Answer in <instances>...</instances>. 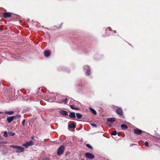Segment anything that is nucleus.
I'll return each instance as SVG.
<instances>
[{
  "mask_svg": "<svg viewBox=\"0 0 160 160\" xmlns=\"http://www.w3.org/2000/svg\"><path fill=\"white\" fill-rule=\"evenodd\" d=\"M85 155L87 158L90 159H93L94 158V155L90 153H85Z\"/></svg>",
  "mask_w": 160,
  "mask_h": 160,
  "instance_id": "nucleus-4",
  "label": "nucleus"
},
{
  "mask_svg": "<svg viewBox=\"0 0 160 160\" xmlns=\"http://www.w3.org/2000/svg\"><path fill=\"white\" fill-rule=\"evenodd\" d=\"M70 107L71 108L74 109V108H75V106L73 105H71L70 106Z\"/></svg>",
  "mask_w": 160,
  "mask_h": 160,
  "instance_id": "nucleus-26",
  "label": "nucleus"
},
{
  "mask_svg": "<svg viewBox=\"0 0 160 160\" xmlns=\"http://www.w3.org/2000/svg\"><path fill=\"white\" fill-rule=\"evenodd\" d=\"M91 125L92 126H93V127H96V128L97 127V125L95 124V123H92V124H91Z\"/></svg>",
  "mask_w": 160,
  "mask_h": 160,
  "instance_id": "nucleus-29",
  "label": "nucleus"
},
{
  "mask_svg": "<svg viewBox=\"0 0 160 160\" xmlns=\"http://www.w3.org/2000/svg\"><path fill=\"white\" fill-rule=\"evenodd\" d=\"M65 148L62 145L61 146L58 148V150L57 154L58 155L60 156L62 154L64 151Z\"/></svg>",
  "mask_w": 160,
  "mask_h": 160,
  "instance_id": "nucleus-1",
  "label": "nucleus"
},
{
  "mask_svg": "<svg viewBox=\"0 0 160 160\" xmlns=\"http://www.w3.org/2000/svg\"><path fill=\"white\" fill-rule=\"evenodd\" d=\"M17 149V150L16 151V152H23L24 150V148L19 146H18Z\"/></svg>",
  "mask_w": 160,
  "mask_h": 160,
  "instance_id": "nucleus-7",
  "label": "nucleus"
},
{
  "mask_svg": "<svg viewBox=\"0 0 160 160\" xmlns=\"http://www.w3.org/2000/svg\"><path fill=\"white\" fill-rule=\"evenodd\" d=\"M116 120L115 118H108L107 119V121L108 122H110L111 123L112 122L115 121Z\"/></svg>",
  "mask_w": 160,
  "mask_h": 160,
  "instance_id": "nucleus-12",
  "label": "nucleus"
},
{
  "mask_svg": "<svg viewBox=\"0 0 160 160\" xmlns=\"http://www.w3.org/2000/svg\"><path fill=\"white\" fill-rule=\"evenodd\" d=\"M84 68L85 70L87 69V72H86V75H89L90 74V71L89 66L88 65L85 66L84 67Z\"/></svg>",
  "mask_w": 160,
  "mask_h": 160,
  "instance_id": "nucleus-6",
  "label": "nucleus"
},
{
  "mask_svg": "<svg viewBox=\"0 0 160 160\" xmlns=\"http://www.w3.org/2000/svg\"><path fill=\"white\" fill-rule=\"evenodd\" d=\"M108 28L109 29V30H110V31L111 30V28L110 27H109Z\"/></svg>",
  "mask_w": 160,
  "mask_h": 160,
  "instance_id": "nucleus-34",
  "label": "nucleus"
},
{
  "mask_svg": "<svg viewBox=\"0 0 160 160\" xmlns=\"http://www.w3.org/2000/svg\"><path fill=\"white\" fill-rule=\"evenodd\" d=\"M117 113L119 115L122 116L123 115L122 110L121 108H118L116 110Z\"/></svg>",
  "mask_w": 160,
  "mask_h": 160,
  "instance_id": "nucleus-5",
  "label": "nucleus"
},
{
  "mask_svg": "<svg viewBox=\"0 0 160 160\" xmlns=\"http://www.w3.org/2000/svg\"><path fill=\"white\" fill-rule=\"evenodd\" d=\"M76 115L77 118L78 119L81 118L82 116V115L79 113H77Z\"/></svg>",
  "mask_w": 160,
  "mask_h": 160,
  "instance_id": "nucleus-19",
  "label": "nucleus"
},
{
  "mask_svg": "<svg viewBox=\"0 0 160 160\" xmlns=\"http://www.w3.org/2000/svg\"><path fill=\"white\" fill-rule=\"evenodd\" d=\"M13 116L14 117V119H18V118H20L21 117V116L19 115H18L15 116Z\"/></svg>",
  "mask_w": 160,
  "mask_h": 160,
  "instance_id": "nucleus-21",
  "label": "nucleus"
},
{
  "mask_svg": "<svg viewBox=\"0 0 160 160\" xmlns=\"http://www.w3.org/2000/svg\"><path fill=\"white\" fill-rule=\"evenodd\" d=\"M32 139H34V136H32L31 138Z\"/></svg>",
  "mask_w": 160,
  "mask_h": 160,
  "instance_id": "nucleus-33",
  "label": "nucleus"
},
{
  "mask_svg": "<svg viewBox=\"0 0 160 160\" xmlns=\"http://www.w3.org/2000/svg\"><path fill=\"white\" fill-rule=\"evenodd\" d=\"M18 146L17 145H11L10 146V147L11 148H14L17 149V148L18 147Z\"/></svg>",
  "mask_w": 160,
  "mask_h": 160,
  "instance_id": "nucleus-20",
  "label": "nucleus"
},
{
  "mask_svg": "<svg viewBox=\"0 0 160 160\" xmlns=\"http://www.w3.org/2000/svg\"><path fill=\"white\" fill-rule=\"evenodd\" d=\"M89 109L93 114L94 115H96L97 114L96 112L94 109L91 108H90Z\"/></svg>",
  "mask_w": 160,
  "mask_h": 160,
  "instance_id": "nucleus-16",
  "label": "nucleus"
},
{
  "mask_svg": "<svg viewBox=\"0 0 160 160\" xmlns=\"http://www.w3.org/2000/svg\"><path fill=\"white\" fill-rule=\"evenodd\" d=\"M86 146L88 148H90V149H92V146H91L89 144H86Z\"/></svg>",
  "mask_w": 160,
  "mask_h": 160,
  "instance_id": "nucleus-24",
  "label": "nucleus"
},
{
  "mask_svg": "<svg viewBox=\"0 0 160 160\" xmlns=\"http://www.w3.org/2000/svg\"><path fill=\"white\" fill-rule=\"evenodd\" d=\"M50 54V52L48 50H46L44 52V55L46 57H48Z\"/></svg>",
  "mask_w": 160,
  "mask_h": 160,
  "instance_id": "nucleus-14",
  "label": "nucleus"
},
{
  "mask_svg": "<svg viewBox=\"0 0 160 160\" xmlns=\"http://www.w3.org/2000/svg\"><path fill=\"white\" fill-rule=\"evenodd\" d=\"M68 99L67 98H66L64 100H60L59 102L60 103H62L63 102L64 103V104H66L67 102Z\"/></svg>",
  "mask_w": 160,
  "mask_h": 160,
  "instance_id": "nucleus-17",
  "label": "nucleus"
},
{
  "mask_svg": "<svg viewBox=\"0 0 160 160\" xmlns=\"http://www.w3.org/2000/svg\"><path fill=\"white\" fill-rule=\"evenodd\" d=\"M14 118L13 116H12L10 117H8L7 118V120L9 123H10L12 120L14 119Z\"/></svg>",
  "mask_w": 160,
  "mask_h": 160,
  "instance_id": "nucleus-8",
  "label": "nucleus"
},
{
  "mask_svg": "<svg viewBox=\"0 0 160 160\" xmlns=\"http://www.w3.org/2000/svg\"><path fill=\"white\" fill-rule=\"evenodd\" d=\"M8 135L10 136H13L15 135V133L12 132H9L8 133Z\"/></svg>",
  "mask_w": 160,
  "mask_h": 160,
  "instance_id": "nucleus-22",
  "label": "nucleus"
},
{
  "mask_svg": "<svg viewBox=\"0 0 160 160\" xmlns=\"http://www.w3.org/2000/svg\"><path fill=\"white\" fill-rule=\"evenodd\" d=\"M60 112L61 114L65 116H67L68 115V112L62 110L60 111Z\"/></svg>",
  "mask_w": 160,
  "mask_h": 160,
  "instance_id": "nucleus-10",
  "label": "nucleus"
},
{
  "mask_svg": "<svg viewBox=\"0 0 160 160\" xmlns=\"http://www.w3.org/2000/svg\"><path fill=\"white\" fill-rule=\"evenodd\" d=\"M121 127L122 129H125L128 128V126L125 124H122L121 125Z\"/></svg>",
  "mask_w": 160,
  "mask_h": 160,
  "instance_id": "nucleus-15",
  "label": "nucleus"
},
{
  "mask_svg": "<svg viewBox=\"0 0 160 160\" xmlns=\"http://www.w3.org/2000/svg\"><path fill=\"white\" fill-rule=\"evenodd\" d=\"M3 16L5 18H10L11 17V13L10 12H4L3 13Z\"/></svg>",
  "mask_w": 160,
  "mask_h": 160,
  "instance_id": "nucleus-9",
  "label": "nucleus"
},
{
  "mask_svg": "<svg viewBox=\"0 0 160 160\" xmlns=\"http://www.w3.org/2000/svg\"><path fill=\"white\" fill-rule=\"evenodd\" d=\"M25 119H24L23 121H22V125L24 126V125H25Z\"/></svg>",
  "mask_w": 160,
  "mask_h": 160,
  "instance_id": "nucleus-28",
  "label": "nucleus"
},
{
  "mask_svg": "<svg viewBox=\"0 0 160 160\" xmlns=\"http://www.w3.org/2000/svg\"><path fill=\"white\" fill-rule=\"evenodd\" d=\"M142 132V131L138 128L133 130V132L134 134L137 135H140Z\"/></svg>",
  "mask_w": 160,
  "mask_h": 160,
  "instance_id": "nucleus-3",
  "label": "nucleus"
},
{
  "mask_svg": "<svg viewBox=\"0 0 160 160\" xmlns=\"http://www.w3.org/2000/svg\"><path fill=\"white\" fill-rule=\"evenodd\" d=\"M117 132L115 131H113L112 133V135H114V136H115L117 135Z\"/></svg>",
  "mask_w": 160,
  "mask_h": 160,
  "instance_id": "nucleus-25",
  "label": "nucleus"
},
{
  "mask_svg": "<svg viewBox=\"0 0 160 160\" xmlns=\"http://www.w3.org/2000/svg\"><path fill=\"white\" fill-rule=\"evenodd\" d=\"M3 136L5 137H8V133L6 131H4V132Z\"/></svg>",
  "mask_w": 160,
  "mask_h": 160,
  "instance_id": "nucleus-23",
  "label": "nucleus"
},
{
  "mask_svg": "<svg viewBox=\"0 0 160 160\" xmlns=\"http://www.w3.org/2000/svg\"><path fill=\"white\" fill-rule=\"evenodd\" d=\"M2 139V137H1V136L0 135V139Z\"/></svg>",
  "mask_w": 160,
  "mask_h": 160,
  "instance_id": "nucleus-35",
  "label": "nucleus"
},
{
  "mask_svg": "<svg viewBox=\"0 0 160 160\" xmlns=\"http://www.w3.org/2000/svg\"><path fill=\"white\" fill-rule=\"evenodd\" d=\"M74 110H79V108L78 107H75V108H74Z\"/></svg>",
  "mask_w": 160,
  "mask_h": 160,
  "instance_id": "nucleus-30",
  "label": "nucleus"
},
{
  "mask_svg": "<svg viewBox=\"0 0 160 160\" xmlns=\"http://www.w3.org/2000/svg\"><path fill=\"white\" fill-rule=\"evenodd\" d=\"M42 160H49V159L47 158H45L43 159Z\"/></svg>",
  "mask_w": 160,
  "mask_h": 160,
  "instance_id": "nucleus-31",
  "label": "nucleus"
},
{
  "mask_svg": "<svg viewBox=\"0 0 160 160\" xmlns=\"http://www.w3.org/2000/svg\"><path fill=\"white\" fill-rule=\"evenodd\" d=\"M76 127V125L73 123H72L68 125V127L69 128H75Z\"/></svg>",
  "mask_w": 160,
  "mask_h": 160,
  "instance_id": "nucleus-11",
  "label": "nucleus"
},
{
  "mask_svg": "<svg viewBox=\"0 0 160 160\" xmlns=\"http://www.w3.org/2000/svg\"><path fill=\"white\" fill-rule=\"evenodd\" d=\"M33 144V142L31 140L27 143L23 144L22 145V146H25L26 148H28V147L32 146Z\"/></svg>",
  "mask_w": 160,
  "mask_h": 160,
  "instance_id": "nucleus-2",
  "label": "nucleus"
},
{
  "mask_svg": "<svg viewBox=\"0 0 160 160\" xmlns=\"http://www.w3.org/2000/svg\"><path fill=\"white\" fill-rule=\"evenodd\" d=\"M1 113V112H0V113Z\"/></svg>",
  "mask_w": 160,
  "mask_h": 160,
  "instance_id": "nucleus-36",
  "label": "nucleus"
},
{
  "mask_svg": "<svg viewBox=\"0 0 160 160\" xmlns=\"http://www.w3.org/2000/svg\"><path fill=\"white\" fill-rule=\"evenodd\" d=\"M145 145L146 147H149V144L147 141H146L145 142Z\"/></svg>",
  "mask_w": 160,
  "mask_h": 160,
  "instance_id": "nucleus-27",
  "label": "nucleus"
},
{
  "mask_svg": "<svg viewBox=\"0 0 160 160\" xmlns=\"http://www.w3.org/2000/svg\"><path fill=\"white\" fill-rule=\"evenodd\" d=\"M69 117L73 118H74L75 117V115L74 112H71L69 115Z\"/></svg>",
  "mask_w": 160,
  "mask_h": 160,
  "instance_id": "nucleus-13",
  "label": "nucleus"
},
{
  "mask_svg": "<svg viewBox=\"0 0 160 160\" xmlns=\"http://www.w3.org/2000/svg\"><path fill=\"white\" fill-rule=\"evenodd\" d=\"M2 143H4V144H7L8 143V142H2Z\"/></svg>",
  "mask_w": 160,
  "mask_h": 160,
  "instance_id": "nucleus-32",
  "label": "nucleus"
},
{
  "mask_svg": "<svg viewBox=\"0 0 160 160\" xmlns=\"http://www.w3.org/2000/svg\"><path fill=\"white\" fill-rule=\"evenodd\" d=\"M5 113L7 114H8L9 115H13L14 114V112L12 111H6L5 112Z\"/></svg>",
  "mask_w": 160,
  "mask_h": 160,
  "instance_id": "nucleus-18",
  "label": "nucleus"
}]
</instances>
